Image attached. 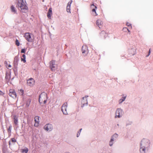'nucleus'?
Returning <instances> with one entry per match:
<instances>
[{"instance_id": "17", "label": "nucleus", "mask_w": 153, "mask_h": 153, "mask_svg": "<svg viewBox=\"0 0 153 153\" xmlns=\"http://www.w3.org/2000/svg\"><path fill=\"white\" fill-rule=\"evenodd\" d=\"M126 96L123 95L122 96V98L120 99L118 101L119 104H121L123 102L126 100Z\"/></svg>"}, {"instance_id": "35", "label": "nucleus", "mask_w": 153, "mask_h": 153, "mask_svg": "<svg viewBox=\"0 0 153 153\" xmlns=\"http://www.w3.org/2000/svg\"><path fill=\"white\" fill-rule=\"evenodd\" d=\"M4 94V93L0 90V95H2Z\"/></svg>"}, {"instance_id": "25", "label": "nucleus", "mask_w": 153, "mask_h": 153, "mask_svg": "<svg viewBox=\"0 0 153 153\" xmlns=\"http://www.w3.org/2000/svg\"><path fill=\"white\" fill-rule=\"evenodd\" d=\"M18 92L19 94L20 95L22 96H23L24 93V91L22 89H20V90H19L18 91Z\"/></svg>"}, {"instance_id": "19", "label": "nucleus", "mask_w": 153, "mask_h": 153, "mask_svg": "<svg viewBox=\"0 0 153 153\" xmlns=\"http://www.w3.org/2000/svg\"><path fill=\"white\" fill-rule=\"evenodd\" d=\"M96 24L100 28V26L102 24V22L100 20L98 19L97 21Z\"/></svg>"}, {"instance_id": "29", "label": "nucleus", "mask_w": 153, "mask_h": 153, "mask_svg": "<svg viewBox=\"0 0 153 153\" xmlns=\"http://www.w3.org/2000/svg\"><path fill=\"white\" fill-rule=\"evenodd\" d=\"M92 14L94 16H96L97 15V14L96 12H92Z\"/></svg>"}, {"instance_id": "5", "label": "nucleus", "mask_w": 153, "mask_h": 153, "mask_svg": "<svg viewBox=\"0 0 153 153\" xmlns=\"http://www.w3.org/2000/svg\"><path fill=\"white\" fill-rule=\"evenodd\" d=\"M26 40L29 42H31L33 40L34 37L33 35L29 33H25L24 35Z\"/></svg>"}, {"instance_id": "23", "label": "nucleus", "mask_w": 153, "mask_h": 153, "mask_svg": "<svg viewBox=\"0 0 153 153\" xmlns=\"http://www.w3.org/2000/svg\"><path fill=\"white\" fill-rule=\"evenodd\" d=\"M31 102V100L30 99H28L27 100L26 102V106L28 107Z\"/></svg>"}, {"instance_id": "14", "label": "nucleus", "mask_w": 153, "mask_h": 153, "mask_svg": "<svg viewBox=\"0 0 153 153\" xmlns=\"http://www.w3.org/2000/svg\"><path fill=\"white\" fill-rule=\"evenodd\" d=\"M11 11L14 14H17V11L15 6L13 5L10 7Z\"/></svg>"}, {"instance_id": "40", "label": "nucleus", "mask_w": 153, "mask_h": 153, "mask_svg": "<svg viewBox=\"0 0 153 153\" xmlns=\"http://www.w3.org/2000/svg\"><path fill=\"white\" fill-rule=\"evenodd\" d=\"M105 33V32L104 31H102V34L104 33Z\"/></svg>"}, {"instance_id": "26", "label": "nucleus", "mask_w": 153, "mask_h": 153, "mask_svg": "<svg viewBox=\"0 0 153 153\" xmlns=\"http://www.w3.org/2000/svg\"><path fill=\"white\" fill-rule=\"evenodd\" d=\"M5 64L6 67L8 69H10V68H11V65L10 64L8 65L7 63L6 62H5Z\"/></svg>"}, {"instance_id": "9", "label": "nucleus", "mask_w": 153, "mask_h": 153, "mask_svg": "<svg viewBox=\"0 0 153 153\" xmlns=\"http://www.w3.org/2000/svg\"><path fill=\"white\" fill-rule=\"evenodd\" d=\"M82 53L84 56H86L88 53V48L85 45H83L82 46Z\"/></svg>"}, {"instance_id": "20", "label": "nucleus", "mask_w": 153, "mask_h": 153, "mask_svg": "<svg viewBox=\"0 0 153 153\" xmlns=\"http://www.w3.org/2000/svg\"><path fill=\"white\" fill-rule=\"evenodd\" d=\"M14 122L16 125H17L18 123V117L16 116L14 117Z\"/></svg>"}, {"instance_id": "24", "label": "nucleus", "mask_w": 153, "mask_h": 153, "mask_svg": "<svg viewBox=\"0 0 153 153\" xmlns=\"http://www.w3.org/2000/svg\"><path fill=\"white\" fill-rule=\"evenodd\" d=\"M21 151L22 153H27L28 151V149L27 148H25L24 149H22Z\"/></svg>"}, {"instance_id": "30", "label": "nucleus", "mask_w": 153, "mask_h": 153, "mask_svg": "<svg viewBox=\"0 0 153 153\" xmlns=\"http://www.w3.org/2000/svg\"><path fill=\"white\" fill-rule=\"evenodd\" d=\"M11 141L13 143H15L16 142V140L14 138H12L11 139Z\"/></svg>"}, {"instance_id": "1", "label": "nucleus", "mask_w": 153, "mask_h": 153, "mask_svg": "<svg viewBox=\"0 0 153 153\" xmlns=\"http://www.w3.org/2000/svg\"><path fill=\"white\" fill-rule=\"evenodd\" d=\"M151 142L149 139L143 138L139 143L140 153H147L151 147Z\"/></svg>"}, {"instance_id": "45", "label": "nucleus", "mask_w": 153, "mask_h": 153, "mask_svg": "<svg viewBox=\"0 0 153 153\" xmlns=\"http://www.w3.org/2000/svg\"><path fill=\"white\" fill-rule=\"evenodd\" d=\"M7 75H6V78H7Z\"/></svg>"}, {"instance_id": "38", "label": "nucleus", "mask_w": 153, "mask_h": 153, "mask_svg": "<svg viewBox=\"0 0 153 153\" xmlns=\"http://www.w3.org/2000/svg\"><path fill=\"white\" fill-rule=\"evenodd\" d=\"M92 12H96L95 10V9L93 8L92 9Z\"/></svg>"}, {"instance_id": "13", "label": "nucleus", "mask_w": 153, "mask_h": 153, "mask_svg": "<svg viewBox=\"0 0 153 153\" xmlns=\"http://www.w3.org/2000/svg\"><path fill=\"white\" fill-rule=\"evenodd\" d=\"M27 83L28 85L32 86L34 84L35 81L32 78H30L27 80Z\"/></svg>"}, {"instance_id": "46", "label": "nucleus", "mask_w": 153, "mask_h": 153, "mask_svg": "<svg viewBox=\"0 0 153 153\" xmlns=\"http://www.w3.org/2000/svg\"><path fill=\"white\" fill-rule=\"evenodd\" d=\"M65 153H69L68 152H65Z\"/></svg>"}, {"instance_id": "34", "label": "nucleus", "mask_w": 153, "mask_h": 153, "mask_svg": "<svg viewBox=\"0 0 153 153\" xmlns=\"http://www.w3.org/2000/svg\"><path fill=\"white\" fill-rule=\"evenodd\" d=\"M126 25L128 26H130L131 27H132L131 24H130L129 23H127Z\"/></svg>"}, {"instance_id": "22", "label": "nucleus", "mask_w": 153, "mask_h": 153, "mask_svg": "<svg viewBox=\"0 0 153 153\" xmlns=\"http://www.w3.org/2000/svg\"><path fill=\"white\" fill-rule=\"evenodd\" d=\"M21 60L23 61L24 63L26 62V56L25 54H23L22 55V57L21 58Z\"/></svg>"}, {"instance_id": "31", "label": "nucleus", "mask_w": 153, "mask_h": 153, "mask_svg": "<svg viewBox=\"0 0 153 153\" xmlns=\"http://www.w3.org/2000/svg\"><path fill=\"white\" fill-rule=\"evenodd\" d=\"M25 51H26V50L25 49H22V50L21 52L22 53H25Z\"/></svg>"}, {"instance_id": "43", "label": "nucleus", "mask_w": 153, "mask_h": 153, "mask_svg": "<svg viewBox=\"0 0 153 153\" xmlns=\"http://www.w3.org/2000/svg\"><path fill=\"white\" fill-rule=\"evenodd\" d=\"M127 30L128 31V32H130V30Z\"/></svg>"}, {"instance_id": "2", "label": "nucleus", "mask_w": 153, "mask_h": 153, "mask_svg": "<svg viewBox=\"0 0 153 153\" xmlns=\"http://www.w3.org/2000/svg\"><path fill=\"white\" fill-rule=\"evenodd\" d=\"M16 7L22 12L26 13L28 10V8L25 0H16Z\"/></svg>"}, {"instance_id": "3", "label": "nucleus", "mask_w": 153, "mask_h": 153, "mask_svg": "<svg viewBox=\"0 0 153 153\" xmlns=\"http://www.w3.org/2000/svg\"><path fill=\"white\" fill-rule=\"evenodd\" d=\"M48 97L47 94L43 92L39 96V102L40 103L43 102L44 104L46 103Z\"/></svg>"}, {"instance_id": "36", "label": "nucleus", "mask_w": 153, "mask_h": 153, "mask_svg": "<svg viewBox=\"0 0 153 153\" xmlns=\"http://www.w3.org/2000/svg\"><path fill=\"white\" fill-rule=\"evenodd\" d=\"M150 52H151L150 50L149 49V54H148V55H147L146 56L147 57L150 54Z\"/></svg>"}, {"instance_id": "4", "label": "nucleus", "mask_w": 153, "mask_h": 153, "mask_svg": "<svg viewBox=\"0 0 153 153\" xmlns=\"http://www.w3.org/2000/svg\"><path fill=\"white\" fill-rule=\"evenodd\" d=\"M124 114V111L121 108H117L115 113L114 117L115 118H120L122 117Z\"/></svg>"}, {"instance_id": "41", "label": "nucleus", "mask_w": 153, "mask_h": 153, "mask_svg": "<svg viewBox=\"0 0 153 153\" xmlns=\"http://www.w3.org/2000/svg\"><path fill=\"white\" fill-rule=\"evenodd\" d=\"M9 145H11V143H10V141L9 142Z\"/></svg>"}, {"instance_id": "44", "label": "nucleus", "mask_w": 153, "mask_h": 153, "mask_svg": "<svg viewBox=\"0 0 153 153\" xmlns=\"http://www.w3.org/2000/svg\"><path fill=\"white\" fill-rule=\"evenodd\" d=\"M117 125V126H119V124H118Z\"/></svg>"}, {"instance_id": "28", "label": "nucleus", "mask_w": 153, "mask_h": 153, "mask_svg": "<svg viewBox=\"0 0 153 153\" xmlns=\"http://www.w3.org/2000/svg\"><path fill=\"white\" fill-rule=\"evenodd\" d=\"M91 9H92L93 8H94V9L97 8V7H96V6H95L94 5V4H92L91 5Z\"/></svg>"}, {"instance_id": "33", "label": "nucleus", "mask_w": 153, "mask_h": 153, "mask_svg": "<svg viewBox=\"0 0 153 153\" xmlns=\"http://www.w3.org/2000/svg\"><path fill=\"white\" fill-rule=\"evenodd\" d=\"M123 30L125 31H126V30H128V29L127 28L125 27L123 28Z\"/></svg>"}, {"instance_id": "21", "label": "nucleus", "mask_w": 153, "mask_h": 153, "mask_svg": "<svg viewBox=\"0 0 153 153\" xmlns=\"http://www.w3.org/2000/svg\"><path fill=\"white\" fill-rule=\"evenodd\" d=\"M114 141L110 139V140L109 142V146L111 147L112 146L114 143Z\"/></svg>"}, {"instance_id": "18", "label": "nucleus", "mask_w": 153, "mask_h": 153, "mask_svg": "<svg viewBox=\"0 0 153 153\" xmlns=\"http://www.w3.org/2000/svg\"><path fill=\"white\" fill-rule=\"evenodd\" d=\"M118 137V134L116 133H115L111 136V139L115 141Z\"/></svg>"}, {"instance_id": "39", "label": "nucleus", "mask_w": 153, "mask_h": 153, "mask_svg": "<svg viewBox=\"0 0 153 153\" xmlns=\"http://www.w3.org/2000/svg\"><path fill=\"white\" fill-rule=\"evenodd\" d=\"M24 98H25L24 97V96H23L22 97V100H23V101H24Z\"/></svg>"}, {"instance_id": "10", "label": "nucleus", "mask_w": 153, "mask_h": 153, "mask_svg": "<svg viewBox=\"0 0 153 153\" xmlns=\"http://www.w3.org/2000/svg\"><path fill=\"white\" fill-rule=\"evenodd\" d=\"M50 67L52 71H54L56 67V65L55 64L54 61L52 60L50 62Z\"/></svg>"}, {"instance_id": "32", "label": "nucleus", "mask_w": 153, "mask_h": 153, "mask_svg": "<svg viewBox=\"0 0 153 153\" xmlns=\"http://www.w3.org/2000/svg\"><path fill=\"white\" fill-rule=\"evenodd\" d=\"M80 131H78L77 132V134L76 135V137H78L80 135Z\"/></svg>"}, {"instance_id": "37", "label": "nucleus", "mask_w": 153, "mask_h": 153, "mask_svg": "<svg viewBox=\"0 0 153 153\" xmlns=\"http://www.w3.org/2000/svg\"><path fill=\"white\" fill-rule=\"evenodd\" d=\"M11 127H12V126H10L9 128L8 129V131H11Z\"/></svg>"}, {"instance_id": "42", "label": "nucleus", "mask_w": 153, "mask_h": 153, "mask_svg": "<svg viewBox=\"0 0 153 153\" xmlns=\"http://www.w3.org/2000/svg\"><path fill=\"white\" fill-rule=\"evenodd\" d=\"M81 130H82V129H80V130H79V131H80V132H81Z\"/></svg>"}, {"instance_id": "12", "label": "nucleus", "mask_w": 153, "mask_h": 153, "mask_svg": "<svg viewBox=\"0 0 153 153\" xmlns=\"http://www.w3.org/2000/svg\"><path fill=\"white\" fill-rule=\"evenodd\" d=\"M72 2V1L71 0L67 4L66 6V11L68 13H71V6Z\"/></svg>"}, {"instance_id": "27", "label": "nucleus", "mask_w": 153, "mask_h": 153, "mask_svg": "<svg viewBox=\"0 0 153 153\" xmlns=\"http://www.w3.org/2000/svg\"><path fill=\"white\" fill-rule=\"evenodd\" d=\"M16 44L17 46H19V40L18 39H16Z\"/></svg>"}, {"instance_id": "8", "label": "nucleus", "mask_w": 153, "mask_h": 153, "mask_svg": "<svg viewBox=\"0 0 153 153\" xmlns=\"http://www.w3.org/2000/svg\"><path fill=\"white\" fill-rule=\"evenodd\" d=\"M44 129L48 131H51L53 129V126L50 124H48L46 125L44 127Z\"/></svg>"}, {"instance_id": "11", "label": "nucleus", "mask_w": 153, "mask_h": 153, "mask_svg": "<svg viewBox=\"0 0 153 153\" xmlns=\"http://www.w3.org/2000/svg\"><path fill=\"white\" fill-rule=\"evenodd\" d=\"M9 94L10 97L14 99L16 98L17 97V94L16 92L12 89H10L9 90Z\"/></svg>"}, {"instance_id": "15", "label": "nucleus", "mask_w": 153, "mask_h": 153, "mask_svg": "<svg viewBox=\"0 0 153 153\" xmlns=\"http://www.w3.org/2000/svg\"><path fill=\"white\" fill-rule=\"evenodd\" d=\"M39 117L38 116H36L34 118V120L35 121L34 126L35 127H38L39 126Z\"/></svg>"}, {"instance_id": "7", "label": "nucleus", "mask_w": 153, "mask_h": 153, "mask_svg": "<svg viewBox=\"0 0 153 153\" xmlns=\"http://www.w3.org/2000/svg\"><path fill=\"white\" fill-rule=\"evenodd\" d=\"M68 104L67 102H65L63 104L61 107V111L62 112L63 114L65 115H67L68 114L67 111V108Z\"/></svg>"}, {"instance_id": "6", "label": "nucleus", "mask_w": 153, "mask_h": 153, "mask_svg": "<svg viewBox=\"0 0 153 153\" xmlns=\"http://www.w3.org/2000/svg\"><path fill=\"white\" fill-rule=\"evenodd\" d=\"M88 97V96H85L82 98L81 101V106L82 107H83L88 105L87 100Z\"/></svg>"}, {"instance_id": "16", "label": "nucleus", "mask_w": 153, "mask_h": 153, "mask_svg": "<svg viewBox=\"0 0 153 153\" xmlns=\"http://www.w3.org/2000/svg\"><path fill=\"white\" fill-rule=\"evenodd\" d=\"M52 14V8L51 7L49 9L47 13V16L48 17L49 19H51V16Z\"/></svg>"}]
</instances>
